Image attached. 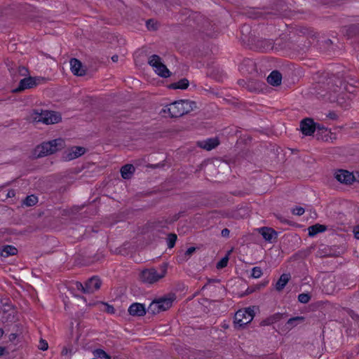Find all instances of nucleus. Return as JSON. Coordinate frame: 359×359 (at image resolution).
<instances>
[{"label": "nucleus", "instance_id": "40", "mask_svg": "<svg viewBox=\"0 0 359 359\" xmlns=\"http://www.w3.org/2000/svg\"><path fill=\"white\" fill-rule=\"evenodd\" d=\"M48 348V343L44 339H41L39 341V348L42 351H46Z\"/></svg>", "mask_w": 359, "mask_h": 359}, {"label": "nucleus", "instance_id": "26", "mask_svg": "<svg viewBox=\"0 0 359 359\" xmlns=\"http://www.w3.org/2000/svg\"><path fill=\"white\" fill-rule=\"evenodd\" d=\"M290 279V275L287 273H283L280 276L278 280L276 282V289L278 291H281L286 284L288 283V281Z\"/></svg>", "mask_w": 359, "mask_h": 359}, {"label": "nucleus", "instance_id": "47", "mask_svg": "<svg viewBox=\"0 0 359 359\" xmlns=\"http://www.w3.org/2000/svg\"><path fill=\"white\" fill-rule=\"evenodd\" d=\"M218 282H219V280H218V279L208 278V283L202 287V290L205 289L208 284L213 283H218Z\"/></svg>", "mask_w": 359, "mask_h": 359}, {"label": "nucleus", "instance_id": "18", "mask_svg": "<svg viewBox=\"0 0 359 359\" xmlns=\"http://www.w3.org/2000/svg\"><path fill=\"white\" fill-rule=\"evenodd\" d=\"M191 21L196 22L197 27L200 29H203L204 30L205 29V24H208V21L204 20L203 16L199 14H192L191 15H189L188 18L187 23L190 26H192V25L191 24Z\"/></svg>", "mask_w": 359, "mask_h": 359}, {"label": "nucleus", "instance_id": "55", "mask_svg": "<svg viewBox=\"0 0 359 359\" xmlns=\"http://www.w3.org/2000/svg\"><path fill=\"white\" fill-rule=\"evenodd\" d=\"M180 217V213L176 214L173 216L172 221H177Z\"/></svg>", "mask_w": 359, "mask_h": 359}, {"label": "nucleus", "instance_id": "6", "mask_svg": "<svg viewBox=\"0 0 359 359\" xmlns=\"http://www.w3.org/2000/svg\"><path fill=\"white\" fill-rule=\"evenodd\" d=\"M255 316L254 310L251 308L238 310L234 316V323L236 327L243 328L250 323Z\"/></svg>", "mask_w": 359, "mask_h": 359}, {"label": "nucleus", "instance_id": "4", "mask_svg": "<svg viewBox=\"0 0 359 359\" xmlns=\"http://www.w3.org/2000/svg\"><path fill=\"white\" fill-rule=\"evenodd\" d=\"M32 116L35 121L47 125L57 123L62 120L61 115L58 112L37 109L33 110Z\"/></svg>", "mask_w": 359, "mask_h": 359}, {"label": "nucleus", "instance_id": "5", "mask_svg": "<svg viewBox=\"0 0 359 359\" xmlns=\"http://www.w3.org/2000/svg\"><path fill=\"white\" fill-rule=\"evenodd\" d=\"M175 299V294L156 299L149 304L147 311L151 314L165 311L172 306Z\"/></svg>", "mask_w": 359, "mask_h": 359}, {"label": "nucleus", "instance_id": "27", "mask_svg": "<svg viewBox=\"0 0 359 359\" xmlns=\"http://www.w3.org/2000/svg\"><path fill=\"white\" fill-rule=\"evenodd\" d=\"M346 35L349 38L359 37V23L351 25L347 27Z\"/></svg>", "mask_w": 359, "mask_h": 359}, {"label": "nucleus", "instance_id": "15", "mask_svg": "<svg viewBox=\"0 0 359 359\" xmlns=\"http://www.w3.org/2000/svg\"><path fill=\"white\" fill-rule=\"evenodd\" d=\"M101 280L97 276H93L86 282V291L88 294L93 293L100 288Z\"/></svg>", "mask_w": 359, "mask_h": 359}, {"label": "nucleus", "instance_id": "10", "mask_svg": "<svg viewBox=\"0 0 359 359\" xmlns=\"http://www.w3.org/2000/svg\"><path fill=\"white\" fill-rule=\"evenodd\" d=\"M36 80L37 79L36 78H34L32 76H28V77L24 78L23 79L20 80L18 87L16 89H15L13 91L15 93H18V92H21L25 89L32 88L37 86L38 83H37Z\"/></svg>", "mask_w": 359, "mask_h": 359}, {"label": "nucleus", "instance_id": "3", "mask_svg": "<svg viewBox=\"0 0 359 359\" xmlns=\"http://www.w3.org/2000/svg\"><path fill=\"white\" fill-rule=\"evenodd\" d=\"M167 272L165 265H161L156 269L155 268L145 269L139 275L140 280L146 284H153L163 278Z\"/></svg>", "mask_w": 359, "mask_h": 359}, {"label": "nucleus", "instance_id": "32", "mask_svg": "<svg viewBox=\"0 0 359 359\" xmlns=\"http://www.w3.org/2000/svg\"><path fill=\"white\" fill-rule=\"evenodd\" d=\"M38 202V198L34 195L27 196L25 201L24 204L27 206H33Z\"/></svg>", "mask_w": 359, "mask_h": 359}, {"label": "nucleus", "instance_id": "28", "mask_svg": "<svg viewBox=\"0 0 359 359\" xmlns=\"http://www.w3.org/2000/svg\"><path fill=\"white\" fill-rule=\"evenodd\" d=\"M18 253V249L13 245H5L1 252V255L4 257H8L11 255H15Z\"/></svg>", "mask_w": 359, "mask_h": 359}, {"label": "nucleus", "instance_id": "24", "mask_svg": "<svg viewBox=\"0 0 359 359\" xmlns=\"http://www.w3.org/2000/svg\"><path fill=\"white\" fill-rule=\"evenodd\" d=\"M305 321L304 316H296L290 318L286 323L285 326L288 330H291L296 327L297 325L302 323Z\"/></svg>", "mask_w": 359, "mask_h": 359}, {"label": "nucleus", "instance_id": "44", "mask_svg": "<svg viewBox=\"0 0 359 359\" xmlns=\"http://www.w3.org/2000/svg\"><path fill=\"white\" fill-rule=\"evenodd\" d=\"M327 117L331 120H337L338 118V115L334 111H330L327 114Z\"/></svg>", "mask_w": 359, "mask_h": 359}, {"label": "nucleus", "instance_id": "36", "mask_svg": "<svg viewBox=\"0 0 359 359\" xmlns=\"http://www.w3.org/2000/svg\"><path fill=\"white\" fill-rule=\"evenodd\" d=\"M228 262H229L228 256L224 257L223 258H222L220 259V261H219L217 263V264H216L217 269H223V268L226 267L227 266Z\"/></svg>", "mask_w": 359, "mask_h": 359}, {"label": "nucleus", "instance_id": "22", "mask_svg": "<svg viewBox=\"0 0 359 359\" xmlns=\"http://www.w3.org/2000/svg\"><path fill=\"white\" fill-rule=\"evenodd\" d=\"M135 167L132 164H126L121 168V177L128 180L130 179L135 172Z\"/></svg>", "mask_w": 359, "mask_h": 359}, {"label": "nucleus", "instance_id": "38", "mask_svg": "<svg viewBox=\"0 0 359 359\" xmlns=\"http://www.w3.org/2000/svg\"><path fill=\"white\" fill-rule=\"evenodd\" d=\"M305 210L304 208L302 207H296L292 209V214L298 216H301L304 213Z\"/></svg>", "mask_w": 359, "mask_h": 359}, {"label": "nucleus", "instance_id": "48", "mask_svg": "<svg viewBox=\"0 0 359 359\" xmlns=\"http://www.w3.org/2000/svg\"><path fill=\"white\" fill-rule=\"evenodd\" d=\"M276 217L278 220H280V222L289 224V221L287 219L284 218L283 216L276 215Z\"/></svg>", "mask_w": 359, "mask_h": 359}, {"label": "nucleus", "instance_id": "1", "mask_svg": "<svg viewBox=\"0 0 359 359\" xmlns=\"http://www.w3.org/2000/svg\"><path fill=\"white\" fill-rule=\"evenodd\" d=\"M195 104L194 102L181 100L167 105L163 111H168L171 118H177L191 111L193 109L192 105Z\"/></svg>", "mask_w": 359, "mask_h": 359}, {"label": "nucleus", "instance_id": "58", "mask_svg": "<svg viewBox=\"0 0 359 359\" xmlns=\"http://www.w3.org/2000/svg\"><path fill=\"white\" fill-rule=\"evenodd\" d=\"M325 135V132L320 131V135Z\"/></svg>", "mask_w": 359, "mask_h": 359}, {"label": "nucleus", "instance_id": "35", "mask_svg": "<svg viewBox=\"0 0 359 359\" xmlns=\"http://www.w3.org/2000/svg\"><path fill=\"white\" fill-rule=\"evenodd\" d=\"M311 299L308 293H302L298 295V301L302 304H307Z\"/></svg>", "mask_w": 359, "mask_h": 359}, {"label": "nucleus", "instance_id": "37", "mask_svg": "<svg viewBox=\"0 0 359 359\" xmlns=\"http://www.w3.org/2000/svg\"><path fill=\"white\" fill-rule=\"evenodd\" d=\"M102 305L104 306V311L109 314H114L115 313V309L112 305H110L108 303H102Z\"/></svg>", "mask_w": 359, "mask_h": 359}, {"label": "nucleus", "instance_id": "42", "mask_svg": "<svg viewBox=\"0 0 359 359\" xmlns=\"http://www.w3.org/2000/svg\"><path fill=\"white\" fill-rule=\"evenodd\" d=\"M76 286L78 290H80L83 293L88 294V292L86 291V284L83 285L81 283L77 282L76 283Z\"/></svg>", "mask_w": 359, "mask_h": 359}, {"label": "nucleus", "instance_id": "25", "mask_svg": "<svg viewBox=\"0 0 359 359\" xmlns=\"http://www.w3.org/2000/svg\"><path fill=\"white\" fill-rule=\"evenodd\" d=\"M11 74L14 77L18 76H27L29 74V70L24 66H18L17 69H9Z\"/></svg>", "mask_w": 359, "mask_h": 359}, {"label": "nucleus", "instance_id": "31", "mask_svg": "<svg viewBox=\"0 0 359 359\" xmlns=\"http://www.w3.org/2000/svg\"><path fill=\"white\" fill-rule=\"evenodd\" d=\"M93 355L101 359H110L111 356L101 348H97L93 351Z\"/></svg>", "mask_w": 359, "mask_h": 359}, {"label": "nucleus", "instance_id": "7", "mask_svg": "<svg viewBox=\"0 0 359 359\" xmlns=\"http://www.w3.org/2000/svg\"><path fill=\"white\" fill-rule=\"evenodd\" d=\"M148 64L151 66L154 72L162 78H168L171 72L162 62V60L158 55H152L149 57Z\"/></svg>", "mask_w": 359, "mask_h": 359}, {"label": "nucleus", "instance_id": "8", "mask_svg": "<svg viewBox=\"0 0 359 359\" xmlns=\"http://www.w3.org/2000/svg\"><path fill=\"white\" fill-rule=\"evenodd\" d=\"M334 177L338 182L345 184H351L356 181L354 175L346 170H339L335 172Z\"/></svg>", "mask_w": 359, "mask_h": 359}, {"label": "nucleus", "instance_id": "19", "mask_svg": "<svg viewBox=\"0 0 359 359\" xmlns=\"http://www.w3.org/2000/svg\"><path fill=\"white\" fill-rule=\"evenodd\" d=\"M347 77L344 76L343 74L340 72L337 73L336 76H334L332 81H334L336 87L334 88V92L339 91L341 88H345V82L346 81Z\"/></svg>", "mask_w": 359, "mask_h": 359}, {"label": "nucleus", "instance_id": "57", "mask_svg": "<svg viewBox=\"0 0 359 359\" xmlns=\"http://www.w3.org/2000/svg\"><path fill=\"white\" fill-rule=\"evenodd\" d=\"M254 291V290H250V291L249 290V288L247 290V292L248 293H251Z\"/></svg>", "mask_w": 359, "mask_h": 359}, {"label": "nucleus", "instance_id": "46", "mask_svg": "<svg viewBox=\"0 0 359 359\" xmlns=\"http://www.w3.org/2000/svg\"><path fill=\"white\" fill-rule=\"evenodd\" d=\"M230 231L225 228L222 230L221 235L222 237L228 238L229 236Z\"/></svg>", "mask_w": 359, "mask_h": 359}, {"label": "nucleus", "instance_id": "50", "mask_svg": "<svg viewBox=\"0 0 359 359\" xmlns=\"http://www.w3.org/2000/svg\"><path fill=\"white\" fill-rule=\"evenodd\" d=\"M249 29H250V27H249V26H248V25H244L241 27V32H242V34H243L244 31H248Z\"/></svg>", "mask_w": 359, "mask_h": 359}, {"label": "nucleus", "instance_id": "21", "mask_svg": "<svg viewBox=\"0 0 359 359\" xmlns=\"http://www.w3.org/2000/svg\"><path fill=\"white\" fill-rule=\"evenodd\" d=\"M276 44L271 39H262L257 42V46L262 52L273 50Z\"/></svg>", "mask_w": 359, "mask_h": 359}, {"label": "nucleus", "instance_id": "30", "mask_svg": "<svg viewBox=\"0 0 359 359\" xmlns=\"http://www.w3.org/2000/svg\"><path fill=\"white\" fill-rule=\"evenodd\" d=\"M86 153V149L83 147H74L72 149V158H78Z\"/></svg>", "mask_w": 359, "mask_h": 359}, {"label": "nucleus", "instance_id": "54", "mask_svg": "<svg viewBox=\"0 0 359 359\" xmlns=\"http://www.w3.org/2000/svg\"><path fill=\"white\" fill-rule=\"evenodd\" d=\"M118 56L117 55H114L111 57V60L114 62H116L118 61Z\"/></svg>", "mask_w": 359, "mask_h": 359}, {"label": "nucleus", "instance_id": "51", "mask_svg": "<svg viewBox=\"0 0 359 359\" xmlns=\"http://www.w3.org/2000/svg\"><path fill=\"white\" fill-rule=\"evenodd\" d=\"M16 338H17L16 334L12 333L9 335V340L11 341L15 340Z\"/></svg>", "mask_w": 359, "mask_h": 359}, {"label": "nucleus", "instance_id": "43", "mask_svg": "<svg viewBox=\"0 0 359 359\" xmlns=\"http://www.w3.org/2000/svg\"><path fill=\"white\" fill-rule=\"evenodd\" d=\"M195 251H196V248H194V247L189 248L186 250V252L184 253V256L189 257Z\"/></svg>", "mask_w": 359, "mask_h": 359}, {"label": "nucleus", "instance_id": "52", "mask_svg": "<svg viewBox=\"0 0 359 359\" xmlns=\"http://www.w3.org/2000/svg\"><path fill=\"white\" fill-rule=\"evenodd\" d=\"M6 350L5 347L0 346V356H2L5 354Z\"/></svg>", "mask_w": 359, "mask_h": 359}, {"label": "nucleus", "instance_id": "45", "mask_svg": "<svg viewBox=\"0 0 359 359\" xmlns=\"http://www.w3.org/2000/svg\"><path fill=\"white\" fill-rule=\"evenodd\" d=\"M6 198H13L15 196V191L14 189L8 190L6 194Z\"/></svg>", "mask_w": 359, "mask_h": 359}, {"label": "nucleus", "instance_id": "12", "mask_svg": "<svg viewBox=\"0 0 359 359\" xmlns=\"http://www.w3.org/2000/svg\"><path fill=\"white\" fill-rule=\"evenodd\" d=\"M315 132L318 140L327 142L330 138L331 132L323 125L315 122Z\"/></svg>", "mask_w": 359, "mask_h": 359}, {"label": "nucleus", "instance_id": "16", "mask_svg": "<svg viewBox=\"0 0 359 359\" xmlns=\"http://www.w3.org/2000/svg\"><path fill=\"white\" fill-rule=\"evenodd\" d=\"M69 62L71 66V71L74 75H85L86 70L83 68V65L80 60L76 58H72Z\"/></svg>", "mask_w": 359, "mask_h": 359}, {"label": "nucleus", "instance_id": "17", "mask_svg": "<svg viewBox=\"0 0 359 359\" xmlns=\"http://www.w3.org/2000/svg\"><path fill=\"white\" fill-rule=\"evenodd\" d=\"M286 316H287L286 313H276L262 320L260 325L262 326L271 325L276 322L280 321L282 318Z\"/></svg>", "mask_w": 359, "mask_h": 359}, {"label": "nucleus", "instance_id": "41", "mask_svg": "<svg viewBox=\"0 0 359 359\" xmlns=\"http://www.w3.org/2000/svg\"><path fill=\"white\" fill-rule=\"evenodd\" d=\"M72 353H73L72 348H68L66 346L63 347V348L61 351L62 355H65V356L69 355V356L70 357L72 355Z\"/></svg>", "mask_w": 359, "mask_h": 359}, {"label": "nucleus", "instance_id": "39", "mask_svg": "<svg viewBox=\"0 0 359 359\" xmlns=\"http://www.w3.org/2000/svg\"><path fill=\"white\" fill-rule=\"evenodd\" d=\"M147 26L149 29L155 30L157 29V25L152 19H149L147 21Z\"/></svg>", "mask_w": 359, "mask_h": 359}, {"label": "nucleus", "instance_id": "56", "mask_svg": "<svg viewBox=\"0 0 359 359\" xmlns=\"http://www.w3.org/2000/svg\"><path fill=\"white\" fill-rule=\"evenodd\" d=\"M4 331L2 328H0V338L2 337V336L4 335Z\"/></svg>", "mask_w": 359, "mask_h": 359}, {"label": "nucleus", "instance_id": "13", "mask_svg": "<svg viewBox=\"0 0 359 359\" xmlns=\"http://www.w3.org/2000/svg\"><path fill=\"white\" fill-rule=\"evenodd\" d=\"M128 311L132 316H144L147 313V309L144 304L133 303L128 308Z\"/></svg>", "mask_w": 359, "mask_h": 359}, {"label": "nucleus", "instance_id": "23", "mask_svg": "<svg viewBox=\"0 0 359 359\" xmlns=\"http://www.w3.org/2000/svg\"><path fill=\"white\" fill-rule=\"evenodd\" d=\"M327 230V226L320 224H316L308 228L309 236H315L318 233L324 232Z\"/></svg>", "mask_w": 359, "mask_h": 359}, {"label": "nucleus", "instance_id": "20", "mask_svg": "<svg viewBox=\"0 0 359 359\" xmlns=\"http://www.w3.org/2000/svg\"><path fill=\"white\" fill-rule=\"evenodd\" d=\"M282 81V74L277 70H274L267 77V82L273 86H278L280 85Z\"/></svg>", "mask_w": 359, "mask_h": 359}, {"label": "nucleus", "instance_id": "33", "mask_svg": "<svg viewBox=\"0 0 359 359\" xmlns=\"http://www.w3.org/2000/svg\"><path fill=\"white\" fill-rule=\"evenodd\" d=\"M177 241V235L175 233H170L167 239V245L168 248H172Z\"/></svg>", "mask_w": 359, "mask_h": 359}, {"label": "nucleus", "instance_id": "11", "mask_svg": "<svg viewBox=\"0 0 359 359\" xmlns=\"http://www.w3.org/2000/svg\"><path fill=\"white\" fill-rule=\"evenodd\" d=\"M259 233L262 236L266 241L269 243L276 241L278 237L277 231L271 227H262L259 229Z\"/></svg>", "mask_w": 359, "mask_h": 359}, {"label": "nucleus", "instance_id": "53", "mask_svg": "<svg viewBox=\"0 0 359 359\" xmlns=\"http://www.w3.org/2000/svg\"><path fill=\"white\" fill-rule=\"evenodd\" d=\"M268 283H269V281H265L263 283H262L261 285H257V288L260 289L261 287H264L268 284Z\"/></svg>", "mask_w": 359, "mask_h": 359}, {"label": "nucleus", "instance_id": "49", "mask_svg": "<svg viewBox=\"0 0 359 359\" xmlns=\"http://www.w3.org/2000/svg\"><path fill=\"white\" fill-rule=\"evenodd\" d=\"M353 233L355 238L359 240V225L354 229Z\"/></svg>", "mask_w": 359, "mask_h": 359}, {"label": "nucleus", "instance_id": "29", "mask_svg": "<svg viewBox=\"0 0 359 359\" xmlns=\"http://www.w3.org/2000/svg\"><path fill=\"white\" fill-rule=\"evenodd\" d=\"M189 83L187 79H182L177 82L171 83L169 87L172 89H186L188 88Z\"/></svg>", "mask_w": 359, "mask_h": 359}, {"label": "nucleus", "instance_id": "2", "mask_svg": "<svg viewBox=\"0 0 359 359\" xmlns=\"http://www.w3.org/2000/svg\"><path fill=\"white\" fill-rule=\"evenodd\" d=\"M63 144L64 141L60 138L43 142L36 147L34 149L33 155L35 158H38L54 154L57 150L62 148Z\"/></svg>", "mask_w": 359, "mask_h": 359}, {"label": "nucleus", "instance_id": "9", "mask_svg": "<svg viewBox=\"0 0 359 359\" xmlns=\"http://www.w3.org/2000/svg\"><path fill=\"white\" fill-rule=\"evenodd\" d=\"M300 130L306 136L312 135L315 133V122L311 118H306L300 122Z\"/></svg>", "mask_w": 359, "mask_h": 359}, {"label": "nucleus", "instance_id": "34", "mask_svg": "<svg viewBox=\"0 0 359 359\" xmlns=\"http://www.w3.org/2000/svg\"><path fill=\"white\" fill-rule=\"evenodd\" d=\"M262 270L259 266H255L252 269L251 277L253 278H259L262 275Z\"/></svg>", "mask_w": 359, "mask_h": 359}, {"label": "nucleus", "instance_id": "14", "mask_svg": "<svg viewBox=\"0 0 359 359\" xmlns=\"http://www.w3.org/2000/svg\"><path fill=\"white\" fill-rule=\"evenodd\" d=\"M219 144V140L217 137L208 138L197 142L198 147L206 151H210L216 148Z\"/></svg>", "mask_w": 359, "mask_h": 359}]
</instances>
